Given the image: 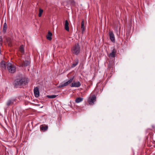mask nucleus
<instances>
[{"mask_svg": "<svg viewBox=\"0 0 155 155\" xmlns=\"http://www.w3.org/2000/svg\"><path fill=\"white\" fill-rule=\"evenodd\" d=\"M1 66L2 68V70H5L6 68L7 63L4 61H2L0 63Z\"/></svg>", "mask_w": 155, "mask_h": 155, "instance_id": "9d476101", "label": "nucleus"}, {"mask_svg": "<svg viewBox=\"0 0 155 155\" xmlns=\"http://www.w3.org/2000/svg\"><path fill=\"white\" fill-rule=\"evenodd\" d=\"M69 2L71 5L74 6L75 5V2L74 0H70Z\"/></svg>", "mask_w": 155, "mask_h": 155, "instance_id": "4be33fe9", "label": "nucleus"}, {"mask_svg": "<svg viewBox=\"0 0 155 155\" xmlns=\"http://www.w3.org/2000/svg\"><path fill=\"white\" fill-rule=\"evenodd\" d=\"M74 77H73L72 78H71L67 82L64 83V84H60L59 85L57 86V87L58 88H60L63 87L64 86L68 85L69 84H70L73 80Z\"/></svg>", "mask_w": 155, "mask_h": 155, "instance_id": "39448f33", "label": "nucleus"}, {"mask_svg": "<svg viewBox=\"0 0 155 155\" xmlns=\"http://www.w3.org/2000/svg\"><path fill=\"white\" fill-rule=\"evenodd\" d=\"M43 12V10L41 9H39V14H38V16L39 17H41V15L42 13V12Z\"/></svg>", "mask_w": 155, "mask_h": 155, "instance_id": "5701e85b", "label": "nucleus"}, {"mask_svg": "<svg viewBox=\"0 0 155 155\" xmlns=\"http://www.w3.org/2000/svg\"><path fill=\"white\" fill-rule=\"evenodd\" d=\"M8 71L11 73H14L16 71V67L11 64H8L7 67Z\"/></svg>", "mask_w": 155, "mask_h": 155, "instance_id": "7ed1b4c3", "label": "nucleus"}, {"mask_svg": "<svg viewBox=\"0 0 155 155\" xmlns=\"http://www.w3.org/2000/svg\"><path fill=\"white\" fill-rule=\"evenodd\" d=\"M116 52V51L115 48H114L112 52L110 53L109 55V57H111L112 58H114L115 56V54Z\"/></svg>", "mask_w": 155, "mask_h": 155, "instance_id": "f8f14e48", "label": "nucleus"}, {"mask_svg": "<svg viewBox=\"0 0 155 155\" xmlns=\"http://www.w3.org/2000/svg\"><path fill=\"white\" fill-rule=\"evenodd\" d=\"M71 53L76 55L79 54L80 51V46L78 43L76 44L71 49Z\"/></svg>", "mask_w": 155, "mask_h": 155, "instance_id": "f03ea898", "label": "nucleus"}, {"mask_svg": "<svg viewBox=\"0 0 155 155\" xmlns=\"http://www.w3.org/2000/svg\"><path fill=\"white\" fill-rule=\"evenodd\" d=\"M110 38L112 42L114 43L115 41L114 34L112 31H110L109 32Z\"/></svg>", "mask_w": 155, "mask_h": 155, "instance_id": "423d86ee", "label": "nucleus"}, {"mask_svg": "<svg viewBox=\"0 0 155 155\" xmlns=\"http://www.w3.org/2000/svg\"><path fill=\"white\" fill-rule=\"evenodd\" d=\"M7 29V25L6 22H5L3 25L2 31L4 33L6 32Z\"/></svg>", "mask_w": 155, "mask_h": 155, "instance_id": "2eb2a0df", "label": "nucleus"}, {"mask_svg": "<svg viewBox=\"0 0 155 155\" xmlns=\"http://www.w3.org/2000/svg\"><path fill=\"white\" fill-rule=\"evenodd\" d=\"M19 51L22 54H24V50L23 45H21L19 48Z\"/></svg>", "mask_w": 155, "mask_h": 155, "instance_id": "6ab92c4d", "label": "nucleus"}, {"mask_svg": "<svg viewBox=\"0 0 155 155\" xmlns=\"http://www.w3.org/2000/svg\"><path fill=\"white\" fill-rule=\"evenodd\" d=\"M83 100V98L82 97H78L75 99V102L76 103H79L82 101Z\"/></svg>", "mask_w": 155, "mask_h": 155, "instance_id": "a211bd4d", "label": "nucleus"}, {"mask_svg": "<svg viewBox=\"0 0 155 155\" xmlns=\"http://www.w3.org/2000/svg\"><path fill=\"white\" fill-rule=\"evenodd\" d=\"M15 99H13L8 100L6 104L7 106H9L10 105L14 103V102L15 101Z\"/></svg>", "mask_w": 155, "mask_h": 155, "instance_id": "9b49d317", "label": "nucleus"}, {"mask_svg": "<svg viewBox=\"0 0 155 155\" xmlns=\"http://www.w3.org/2000/svg\"><path fill=\"white\" fill-rule=\"evenodd\" d=\"M41 130L43 131H45L46 130L48 129V126H42L41 127Z\"/></svg>", "mask_w": 155, "mask_h": 155, "instance_id": "aec40b11", "label": "nucleus"}, {"mask_svg": "<svg viewBox=\"0 0 155 155\" xmlns=\"http://www.w3.org/2000/svg\"><path fill=\"white\" fill-rule=\"evenodd\" d=\"M152 127L154 130H155V125H152Z\"/></svg>", "mask_w": 155, "mask_h": 155, "instance_id": "bb28decb", "label": "nucleus"}, {"mask_svg": "<svg viewBox=\"0 0 155 155\" xmlns=\"http://www.w3.org/2000/svg\"><path fill=\"white\" fill-rule=\"evenodd\" d=\"M81 85V84L80 82L78 81L76 82H73L71 85V87H80Z\"/></svg>", "mask_w": 155, "mask_h": 155, "instance_id": "1a4fd4ad", "label": "nucleus"}, {"mask_svg": "<svg viewBox=\"0 0 155 155\" xmlns=\"http://www.w3.org/2000/svg\"><path fill=\"white\" fill-rule=\"evenodd\" d=\"M52 33L50 31H49L47 35L46 36L47 38L49 40H51L52 39Z\"/></svg>", "mask_w": 155, "mask_h": 155, "instance_id": "4468645a", "label": "nucleus"}, {"mask_svg": "<svg viewBox=\"0 0 155 155\" xmlns=\"http://www.w3.org/2000/svg\"><path fill=\"white\" fill-rule=\"evenodd\" d=\"M28 81V78L19 76L17 77L16 78L14 81L13 84L15 88L20 87L23 85H26Z\"/></svg>", "mask_w": 155, "mask_h": 155, "instance_id": "f257e3e1", "label": "nucleus"}, {"mask_svg": "<svg viewBox=\"0 0 155 155\" xmlns=\"http://www.w3.org/2000/svg\"><path fill=\"white\" fill-rule=\"evenodd\" d=\"M108 68H109V67H108ZM109 69H113V68H112V67H110V68H109Z\"/></svg>", "mask_w": 155, "mask_h": 155, "instance_id": "cd10ccee", "label": "nucleus"}, {"mask_svg": "<svg viewBox=\"0 0 155 155\" xmlns=\"http://www.w3.org/2000/svg\"><path fill=\"white\" fill-rule=\"evenodd\" d=\"M68 25L69 23L68 21L67 20H66L64 24V27L65 29L67 31H69Z\"/></svg>", "mask_w": 155, "mask_h": 155, "instance_id": "ddd939ff", "label": "nucleus"}, {"mask_svg": "<svg viewBox=\"0 0 155 155\" xmlns=\"http://www.w3.org/2000/svg\"><path fill=\"white\" fill-rule=\"evenodd\" d=\"M57 96V95H48L47 96V97L49 98H53L56 97Z\"/></svg>", "mask_w": 155, "mask_h": 155, "instance_id": "412c9836", "label": "nucleus"}, {"mask_svg": "<svg viewBox=\"0 0 155 155\" xmlns=\"http://www.w3.org/2000/svg\"><path fill=\"white\" fill-rule=\"evenodd\" d=\"M96 97L94 95H93L90 96L88 100V103L90 105H92L96 101Z\"/></svg>", "mask_w": 155, "mask_h": 155, "instance_id": "20e7f679", "label": "nucleus"}, {"mask_svg": "<svg viewBox=\"0 0 155 155\" xmlns=\"http://www.w3.org/2000/svg\"><path fill=\"white\" fill-rule=\"evenodd\" d=\"M30 64L29 62L28 61H25L19 63V66L21 67H25L28 66Z\"/></svg>", "mask_w": 155, "mask_h": 155, "instance_id": "0eeeda50", "label": "nucleus"}, {"mask_svg": "<svg viewBox=\"0 0 155 155\" xmlns=\"http://www.w3.org/2000/svg\"><path fill=\"white\" fill-rule=\"evenodd\" d=\"M84 20H82L81 23V29L82 32L84 31L85 30V27L84 26Z\"/></svg>", "mask_w": 155, "mask_h": 155, "instance_id": "f3484780", "label": "nucleus"}, {"mask_svg": "<svg viewBox=\"0 0 155 155\" xmlns=\"http://www.w3.org/2000/svg\"><path fill=\"white\" fill-rule=\"evenodd\" d=\"M34 92L35 96L36 97H38L39 96V88L37 87H36L34 89Z\"/></svg>", "mask_w": 155, "mask_h": 155, "instance_id": "6e6552de", "label": "nucleus"}, {"mask_svg": "<svg viewBox=\"0 0 155 155\" xmlns=\"http://www.w3.org/2000/svg\"><path fill=\"white\" fill-rule=\"evenodd\" d=\"M8 45L9 46L11 47L12 46V41L9 42H8Z\"/></svg>", "mask_w": 155, "mask_h": 155, "instance_id": "393cba45", "label": "nucleus"}, {"mask_svg": "<svg viewBox=\"0 0 155 155\" xmlns=\"http://www.w3.org/2000/svg\"><path fill=\"white\" fill-rule=\"evenodd\" d=\"M75 62L73 63L71 66L72 68H74L75 67L78 63V59H76L74 60Z\"/></svg>", "mask_w": 155, "mask_h": 155, "instance_id": "dca6fc26", "label": "nucleus"}, {"mask_svg": "<svg viewBox=\"0 0 155 155\" xmlns=\"http://www.w3.org/2000/svg\"><path fill=\"white\" fill-rule=\"evenodd\" d=\"M7 41L8 42V43L9 42L11 41V40L10 38H7Z\"/></svg>", "mask_w": 155, "mask_h": 155, "instance_id": "b1692460", "label": "nucleus"}, {"mask_svg": "<svg viewBox=\"0 0 155 155\" xmlns=\"http://www.w3.org/2000/svg\"><path fill=\"white\" fill-rule=\"evenodd\" d=\"M2 37H0V44L1 43V42L2 41Z\"/></svg>", "mask_w": 155, "mask_h": 155, "instance_id": "a878e982", "label": "nucleus"}]
</instances>
